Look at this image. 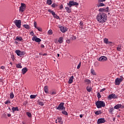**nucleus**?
<instances>
[{"instance_id": "f257e3e1", "label": "nucleus", "mask_w": 124, "mask_h": 124, "mask_svg": "<svg viewBox=\"0 0 124 124\" xmlns=\"http://www.w3.org/2000/svg\"><path fill=\"white\" fill-rule=\"evenodd\" d=\"M96 20L99 23L103 24L107 21V15L104 13H100L96 16Z\"/></svg>"}, {"instance_id": "f03ea898", "label": "nucleus", "mask_w": 124, "mask_h": 124, "mask_svg": "<svg viewBox=\"0 0 124 124\" xmlns=\"http://www.w3.org/2000/svg\"><path fill=\"white\" fill-rule=\"evenodd\" d=\"M97 108H101V107H105V103L103 101H98L95 103Z\"/></svg>"}, {"instance_id": "7ed1b4c3", "label": "nucleus", "mask_w": 124, "mask_h": 124, "mask_svg": "<svg viewBox=\"0 0 124 124\" xmlns=\"http://www.w3.org/2000/svg\"><path fill=\"white\" fill-rule=\"evenodd\" d=\"M57 110H65V107H64V103H61L58 107H56Z\"/></svg>"}, {"instance_id": "20e7f679", "label": "nucleus", "mask_w": 124, "mask_h": 124, "mask_svg": "<svg viewBox=\"0 0 124 124\" xmlns=\"http://www.w3.org/2000/svg\"><path fill=\"white\" fill-rule=\"evenodd\" d=\"M124 81V78H117L115 81V84L117 86H119L120 85L121 82H123Z\"/></svg>"}, {"instance_id": "39448f33", "label": "nucleus", "mask_w": 124, "mask_h": 124, "mask_svg": "<svg viewBox=\"0 0 124 124\" xmlns=\"http://www.w3.org/2000/svg\"><path fill=\"white\" fill-rule=\"evenodd\" d=\"M118 98V95H116L115 93H112L108 96V98L109 100H111L112 99H117V98Z\"/></svg>"}, {"instance_id": "423d86ee", "label": "nucleus", "mask_w": 124, "mask_h": 124, "mask_svg": "<svg viewBox=\"0 0 124 124\" xmlns=\"http://www.w3.org/2000/svg\"><path fill=\"white\" fill-rule=\"evenodd\" d=\"M48 12H49L50 13H51L52 15L53 16L54 18H55L56 19H60V16H59L54 11L51 10V9L48 10Z\"/></svg>"}, {"instance_id": "0eeeda50", "label": "nucleus", "mask_w": 124, "mask_h": 124, "mask_svg": "<svg viewBox=\"0 0 124 124\" xmlns=\"http://www.w3.org/2000/svg\"><path fill=\"white\" fill-rule=\"evenodd\" d=\"M69 7H71L74 5H79V3L77 2H74V0L70 1L69 3H67Z\"/></svg>"}, {"instance_id": "6e6552de", "label": "nucleus", "mask_w": 124, "mask_h": 124, "mask_svg": "<svg viewBox=\"0 0 124 124\" xmlns=\"http://www.w3.org/2000/svg\"><path fill=\"white\" fill-rule=\"evenodd\" d=\"M15 53L16 54V55H17V56H20V57L26 55L25 51H21L20 50H16Z\"/></svg>"}, {"instance_id": "1a4fd4ad", "label": "nucleus", "mask_w": 124, "mask_h": 124, "mask_svg": "<svg viewBox=\"0 0 124 124\" xmlns=\"http://www.w3.org/2000/svg\"><path fill=\"white\" fill-rule=\"evenodd\" d=\"M14 22L16 27L18 29H21V20H16Z\"/></svg>"}, {"instance_id": "9d476101", "label": "nucleus", "mask_w": 124, "mask_h": 124, "mask_svg": "<svg viewBox=\"0 0 124 124\" xmlns=\"http://www.w3.org/2000/svg\"><path fill=\"white\" fill-rule=\"evenodd\" d=\"M26 10V4L21 3V6L19 7V11L21 12H24Z\"/></svg>"}, {"instance_id": "9b49d317", "label": "nucleus", "mask_w": 124, "mask_h": 124, "mask_svg": "<svg viewBox=\"0 0 124 124\" xmlns=\"http://www.w3.org/2000/svg\"><path fill=\"white\" fill-rule=\"evenodd\" d=\"M32 41H35V42H41V39L40 38H38L36 36H34L32 38Z\"/></svg>"}, {"instance_id": "f8f14e48", "label": "nucleus", "mask_w": 124, "mask_h": 124, "mask_svg": "<svg viewBox=\"0 0 124 124\" xmlns=\"http://www.w3.org/2000/svg\"><path fill=\"white\" fill-rule=\"evenodd\" d=\"M108 59H107V57L105 56H101L99 58L98 61L99 62H106Z\"/></svg>"}, {"instance_id": "ddd939ff", "label": "nucleus", "mask_w": 124, "mask_h": 124, "mask_svg": "<svg viewBox=\"0 0 124 124\" xmlns=\"http://www.w3.org/2000/svg\"><path fill=\"white\" fill-rule=\"evenodd\" d=\"M106 121L104 118H99L97 120V124H104L105 123Z\"/></svg>"}, {"instance_id": "4468645a", "label": "nucleus", "mask_w": 124, "mask_h": 124, "mask_svg": "<svg viewBox=\"0 0 124 124\" xmlns=\"http://www.w3.org/2000/svg\"><path fill=\"white\" fill-rule=\"evenodd\" d=\"M60 29L62 32L64 33V32H65L66 31H67V29H66V27L62 26L60 27Z\"/></svg>"}, {"instance_id": "2eb2a0df", "label": "nucleus", "mask_w": 124, "mask_h": 124, "mask_svg": "<svg viewBox=\"0 0 124 124\" xmlns=\"http://www.w3.org/2000/svg\"><path fill=\"white\" fill-rule=\"evenodd\" d=\"M104 43H105V44H107L108 45H111V44H112V42H109L108 39L107 38H105L104 39Z\"/></svg>"}, {"instance_id": "dca6fc26", "label": "nucleus", "mask_w": 124, "mask_h": 124, "mask_svg": "<svg viewBox=\"0 0 124 124\" xmlns=\"http://www.w3.org/2000/svg\"><path fill=\"white\" fill-rule=\"evenodd\" d=\"M15 40H16V41H18V42H20V41H23V38L21 36H17L16 39H15Z\"/></svg>"}, {"instance_id": "f3484780", "label": "nucleus", "mask_w": 124, "mask_h": 124, "mask_svg": "<svg viewBox=\"0 0 124 124\" xmlns=\"http://www.w3.org/2000/svg\"><path fill=\"white\" fill-rule=\"evenodd\" d=\"M27 71H28V68H27L26 67H24L22 69V73L23 75L26 74Z\"/></svg>"}, {"instance_id": "a211bd4d", "label": "nucleus", "mask_w": 124, "mask_h": 124, "mask_svg": "<svg viewBox=\"0 0 124 124\" xmlns=\"http://www.w3.org/2000/svg\"><path fill=\"white\" fill-rule=\"evenodd\" d=\"M73 79H74V77L73 76L70 78L68 81L69 84H72V83H73Z\"/></svg>"}, {"instance_id": "6ab92c4d", "label": "nucleus", "mask_w": 124, "mask_h": 124, "mask_svg": "<svg viewBox=\"0 0 124 124\" xmlns=\"http://www.w3.org/2000/svg\"><path fill=\"white\" fill-rule=\"evenodd\" d=\"M12 110L13 111V113H15V111H19V108H18V107H13L12 108Z\"/></svg>"}, {"instance_id": "aec40b11", "label": "nucleus", "mask_w": 124, "mask_h": 124, "mask_svg": "<svg viewBox=\"0 0 124 124\" xmlns=\"http://www.w3.org/2000/svg\"><path fill=\"white\" fill-rule=\"evenodd\" d=\"M114 109H120V108H122V105L121 104H117L114 107Z\"/></svg>"}, {"instance_id": "412c9836", "label": "nucleus", "mask_w": 124, "mask_h": 124, "mask_svg": "<svg viewBox=\"0 0 124 124\" xmlns=\"http://www.w3.org/2000/svg\"><path fill=\"white\" fill-rule=\"evenodd\" d=\"M44 91L46 93H48L49 90L48 89V86H46L44 87Z\"/></svg>"}, {"instance_id": "4be33fe9", "label": "nucleus", "mask_w": 124, "mask_h": 124, "mask_svg": "<svg viewBox=\"0 0 124 124\" xmlns=\"http://www.w3.org/2000/svg\"><path fill=\"white\" fill-rule=\"evenodd\" d=\"M114 108H109L108 109V111L110 114H113V112H114Z\"/></svg>"}, {"instance_id": "5701e85b", "label": "nucleus", "mask_w": 124, "mask_h": 124, "mask_svg": "<svg viewBox=\"0 0 124 124\" xmlns=\"http://www.w3.org/2000/svg\"><path fill=\"white\" fill-rule=\"evenodd\" d=\"M65 9L66 10L68 13H71V9L69 8V7H65Z\"/></svg>"}, {"instance_id": "b1692460", "label": "nucleus", "mask_w": 124, "mask_h": 124, "mask_svg": "<svg viewBox=\"0 0 124 124\" xmlns=\"http://www.w3.org/2000/svg\"><path fill=\"white\" fill-rule=\"evenodd\" d=\"M84 83L86 84V85H89V84H91V80L90 79H85L84 80Z\"/></svg>"}, {"instance_id": "393cba45", "label": "nucleus", "mask_w": 124, "mask_h": 124, "mask_svg": "<svg viewBox=\"0 0 124 124\" xmlns=\"http://www.w3.org/2000/svg\"><path fill=\"white\" fill-rule=\"evenodd\" d=\"M58 42L61 44V43H62L63 42V38L62 37H61L59 38Z\"/></svg>"}, {"instance_id": "a878e982", "label": "nucleus", "mask_w": 124, "mask_h": 124, "mask_svg": "<svg viewBox=\"0 0 124 124\" xmlns=\"http://www.w3.org/2000/svg\"><path fill=\"white\" fill-rule=\"evenodd\" d=\"M57 121L60 124H62V117H58L57 118Z\"/></svg>"}, {"instance_id": "bb28decb", "label": "nucleus", "mask_w": 124, "mask_h": 124, "mask_svg": "<svg viewBox=\"0 0 124 124\" xmlns=\"http://www.w3.org/2000/svg\"><path fill=\"white\" fill-rule=\"evenodd\" d=\"M86 90L87 92H88L89 93H91L92 92V87L87 86L86 87Z\"/></svg>"}, {"instance_id": "cd10ccee", "label": "nucleus", "mask_w": 124, "mask_h": 124, "mask_svg": "<svg viewBox=\"0 0 124 124\" xmlns=\"http://www.w3.org/2000/svg\"><path fill=\"white\" fill-rule=\"evenodd\" d=\"M62 114H63V115H65V116H68V113H67V111L65 110L62 111Z\"/></svg>"}, {"instance_id": "c85d7f7f", "label": "nucleus", "mask_w": 124, "mask_h": 124, "mask_svg": "<svg viewBox=\"0 0 124 124\" xmlns=\"http://www.w3.org/2000/svg\"><path fill=\"white\" fill-rule=\"evenodd\" d=\"M99 11H100V12H106V9H105V8H100Z\"/></svg>"}, {"instance_id": "c756f323", "label": "nucleus", "mask_w": 124, "mask_h": 124, "mask_svg": "<svg viewBox=\"0 0 124 124\" xmlns=\"http://www.w3.org/2000/svg\"><path fill=\"white\" fill-rule=\"evenodd\" d=\"M52 0H47L46 3L48 4V5H51L52 4Z\"/></svg>"}, {"instance_id": "7c9ffc66", "label": "nucleus", "mask_w": 124, "mask_h": 124, "mask_svg": "<svg viewBox=\"0 0 124 124\" xmlns=\"http://www.w3.org/2000/svg\"><path fill=\"white\" fill-rule=\"evenodd\" d=\"M10 98L11 99H13V98H14V94H13V92H11L10 95Z\"/></svg>"}, {"instance_id": "2f4dec72", "label": "nucleus", "mask_w": 124, "mask_h": 124, "mask_svg": "<svg viewBox=\"0 0 124 124\" xmlns=\"http://www.w3.org/2000/svg\"><path fill=\"white\" fill-rule=\"evenodd\" d=\"M26 115L29 117V118H31V112H27Z\"/></svg>"}, {"instance_id": "473e14b6", "label": "nucleus", "mask_w": 124, "mask_h": 124, "mask_svg": "<svg viewBox=\"0 0 124 124\" xmlns=\"http://www.w3.org/2000/svg\"><path fill=\"white\" fill-rule=\"evenodd\" d=\"M23 27L25 29H27V30H29V29H30V26L29 25L24 24V25H23Z\"/></svg>"}, {"instance_id": "72a5a7b5", "label": "nucleus", "mask_w": 124, "mask_h": 124, "mask_svg": "<svg viewBox=\"0 0 124 124\" xmlns=\"http://www.w3.org/2000/svg\"><path fill=\"white\" fill-rule=\"evenodd\" d=\"M16 66L17 68H22V65H21V63L16 64Z\"/></svg>"}, {"instance_id": "f704fd0d", "label": "nucleus", "mask_w": 124, "mask_h": 124, "mask_svg": "<svg viewBox=\"0 0 124 124\" xmlns=\"http://www.w3.org/2000/svg\"><path fill=\"white\" fill-rule=\"evenodd\" d=\"M102 113V112L101 111V110H99V111H96L95 112V115H99L100 114H101Z\"/></svg>"}, {"instance_id": "c9c22d12", "label": "nucleus", "mask_w": 124, "mask_h": 124, "mask_svg": "<svg viewBox=\"0 0 124 124\" xmlns=\"http://www.w3.org/2000/svg\"><path fill=\"white\" fill-rule=\"evenodd\" d=\"M36 96H37V95H31L30 98L33 99V98H35Z\"/></svg>"}, {"instance_id": "e433bc0d", "label": "nucleus", "mask_w": 124, "mask_h": 124, "mask_svg": "<svg viewBox=\"0 0 124 124\" xmlns=\"http://www.w3.org/2000/svg\"><path fill=\"white\" fill-rule=\"evenodd\" d=\"M105 6V4L103 3H100L99 5H98V7H100L101 6Z\"/></svg>"}, {"instance_id": "4c0bfd02", "label": "nucleus", "mask_w": 124, "mask_h": 124, "mask_svg": "<svg viewBox=\"0 0 124 124\" xmlns=\"http://www.w3.org/2000/svg\"><path fill=\"white\" fill-rule=\"evenodd\" d=\"M91 73L93 74V75H96L95 72L93 69H91Z\"/></svg>"}, {"instance_id": "58836bf2", "label": "nucleus", "mask_w": 124, "mask_h": 124, "mask_svg": "<svg viewBox=\"0 0 124 124\" xmlns=\"http://www.w3.org/2000/svg\"><path fill=\"white\" fill-rule=\"evenodd\" d=\"M39 105H41V106H43L44 105V103L43 102L40 101L38 103Z\"/></svg>"}, {"instance_id": "ea45409f", "label": "nucleus", "mask_w": 124, "mask_h": 124, "mask_svg": "<svg viewBox=\"0 0 124 124\" xmlns=\"http://www.w3.org/2000/svg\"><path fill=\"white\" fill-rule=\"evenodd\" d=\"M4 103L5 104H10L11 102H10V101H9V100H8L4 102Z\"/></svg>"}, {"instance_id": "a19ab883", "label": "nucleus", "mask_w": 124, "mask_h": 124, "mask_svg": "<svg viewBox=\"0 0 124 124\" xmlns=\"http://www.w3.org/2000/svg\"><path fill=\"white\" fill-rule=\"evenodd\" d=\"M47 33L49 34H53V31L51 30H50L47 31Z\"/></svg>"}, {"instance_id": "79ce46f5", "label": "nucleus", "mask_w": 124, "mask_h": 124, "mask_svg": "<svg viewBox=\"0 0 124 124\" xmlns=\"http://www.w3.org/2000/svg\"><path fill=\"white\" fill-rule=\"evenodd\" d=\"M97 96L98 99L101 98V95H100V93H98L97 94Z\"/></svg>"}, {"instance_id": "37998d69", "label": "nucleus", "mask_w": 124, "mask_h": 124, "mask_svg": "<svg viewBox=\"0 0 124 124\" xmlns=\"http://www.w3.org/2000/svg\"><path fill=\"white\" fill-rule=\"evenodd\" d=\"M94 65L95 66H98L99 65V63H98L97 62H96L94 63Z\"/></svg>"}, {"instance_id": "c03bdc74", "label": "nucleus", "mask_w": 124, "mask_h": 124, "mask_svg": "<svg viewBox=\"0 0 124 124\" xmlns=\"http://www.w3.org/2000/svg\"><path fill=\"white\" fill-rule=\"evenodd\" d=\"M34 28H35L36 29H37V24L36 23V22H34Z\"/></svg>"}, {"instance_id": "a18cd8bd", "label": "nucleus", "mask_w": 124, "mask_h": 124, "mask_svg": "<svg viewBox=\"0 0 124 124\" xmlns=\"http://www.w3.org/2000/svg\"><path fill=\"white\" fill-rule=\"evenodd\" d=\"M36 29H37V30H38V31H43V30L40 27H38Z\"/></svg>"}, {"instance_id": "49530a36", "label": "nucleus", "mask_w": 124, "mask_h": 124, "mask_svg": "<svg viewBox=\"0 0 124 124\" xmlns=\"http://www.w3.org/2000/svg\"><path fill=\"white\" fill-rule=\"evenodd\" d=\"M80 67H81V62H80L78 66H77V69H79V68H80Z\"/></svg>"}, {"instance_id": "de8ad7c7", "label": "nucleus", "mask_w": 124, "mask_h": 124, "mask_svg": "<svg viewBox=\"0 0 124 124\" xmlns=\"http://www.w3.org/2000/svg\"><path fill=\"white\" fill-rule=\"evenodd\" d=\"M117 50L118 51H120L121 50H122V48H121V46H118V47H117Z\"/></svg>"}, {"instance_id": "09e8293b", "label": "nucleus", "mask_w": 124, "mask_h": 124, "mask_svg": "<svg viewBox=\"0 0 124 124\" xmlns=\"http://www.w3.org/2000/svg\"><path fill=\"white\" fill-rule=\"evenodd\" d=\"M105 9H106V12H108L109 11V7H107Z\"/></svg>"}, {"instance_id": "8fccbe9b", "label": "nucleus", "mask_w": 124, "mask_h": 124, "mask_svg": "<svg viewBox=\"0 0 124 124\" xmlns=\"http://www.w3.org/2000/svg\"><path fill=\"white\" fill-rule=\"evenodd\" d=\"M30 35H31V36H33V35H34V33H33V31H31L30 32Z\"/></svg>"}, {"instance_id": "3c124183", "label": "nucleus", "mask_w": 124, "mask_h": 124, "mask_svg": "<svg viewBox=\"0 0 124 124\" xmlns=\"http://www.w3.org/2000/svg\"><path fill=\"white\" fill-rule=\"evenodd\" d=\"M56 93L55 91H53L51 93V95H54V94H56Z\"/></svg>"}, {"instance_id": "603ef678", "label": "nucleus", "mask_w": 124, "mask_h": 124, "mask_svg": "<svg viewBox=\"0 0 124 124\" xmlns=\"http://www.w3.org/2000/svg\"><path fill=\"white\" fill-rule=\"evenodd\" d=\"M56 4H55V3H53V4H52V5H51V6H52V7H56Z\"/></svg>"}, {"instance_id": "864d4df0", "label": "nucleus", "mask_w": 124, "mask_h": 124, "mask_svg": "<svg viewBox=\"0 0 124 124\" xmlns=\"http://www.w3.org/2000/svg\"><path fill=\"white\" fill-rule=\"evenodd\" d=\"M67 43H68V44H69V43H70V40H67L66 41Z\"/></svg>"}, {"instance_id": "5fc2aeb1", "label": "nucleus", "mask_w": 124, "mask_h": 124, "mask_svg": "<svg viewBox=\"0 0 124 124\" xmlns=\"http://www.w3.org/2000/svg\"><path fill=\"white\" fill-rule=\"evenodd\" d=\"M44 47H45V46H44V45L43 44L41 45V48H44Z\"/></svg>"}, {"instance_id": "6e6d98bb", "label": "nucleus", "mask_w": 124, "mask_h": 124, "mask_svg": "<svg viewBox=\"0 0 124 124\" xmlns=\"http://www.w3.org/2000/svg\"><path fill=\"white\" fill-rule=\"evenodd\" d=\"M0 68H1V69H5V67H4V66H1Z\"/></svg>"}, {"instance_id": "4d7b16f0", "label": "nucleus", "mask_w": 124, "mask_h": 124, "mask_svg": "<svg viewBox=\"0 0 124 124\" xmlns=\"http://www.w3.org/2000/svg\"><path fill=\"white\" fill-rule=\"evenodd\" d=\"M60 9H62V8H63V7L62 5H61L60 6Z\"/></svg>"}, {"instance_id": "13d9d810", "label": "nucleus", "mask_w": 124, "mask_h": 124, "mask_svg": "<svg viewBox=\"0 0 124 124\" xmlns=\"http://www.w3.org/2000/svg\"><path fill=\"white\" fill-rule=\"evenodd\" d=\"M72 39L75 40V39H76V36H73V37H72Z\"/></svg>"}, {"instance_id": "bf43d9fd", "label": "nucleus", "mask_w": 124, "mask_h": 124, "mask_svg": "<svg viewBox=\"0 0 124 124\" xmlns=\"http://www.w3.org/2000/svg\"><path fill=\"white\" fill-rule=\"evenodd\" d=\"M105 90H106V89H105V88L102 89L101 90V92H104V91H105Z\"/></svg>"}, {"instance_id": "052dcab7", "label": "nucleus", "mask_w": 124, "mask_h": 124, "mask_svg": "<svg viewBox=\"0 0 124 124\" xmlns=\"http://www.w3.org/2000/svg\"><path fill=\"white\" fill-rule=\"evenodd\" d=\"M80 26H81L82 27H83V23H82V22H80L79 23Z\"/></svg>"}, {"instance_id": "680f3d73", "label": "nucleus", "mask_w": 124, "mask_h": 124, "mask_svg": "<svg viewBox=\"0 0 124 124\" xmlns=\"http://www.w3.org/2000/svg\"><path fill=\"white\" fill-rule=\"evenodd\" d=\"M8 117H11V114L9 113L7 114Z\"/></svg>"}, {"instance_id": "e2e57ef3", "label": "nucleus", "mask_w": 124, "mask_h": 124, "mask_svg": "<svg viewBox=\"0 0 124 124\" xmlns=\"http://www.w3.org/2000/svg\"><path fill=\"white\" fill-rule=\"evenodd\" d=\"M80 118H83V114H80L79 115Z\"/></svg>"}, {"instance_id": "0e129e2a", "label": "nucleus", "mask_w": 124, "mask_h": 124, "mask_svg": "<svg viewBox=\"0 0 124 124\" xmlns=\"http://www.w3.org/2000/svg\"><path fill=\"white\" fill-rule=\"evenodd\" d=\"M115 120H116V118L113 117V122H115Z\"/></svg>"}, {"instance_id": "69168bd1", "label": "nucleus", "mask_w": 124, "mask_h": 124, "mask_svg": "<svg viewBox=\"0 0 124 124\" xmlns=\"http://www.w3.org/2000/svg\"><path fill=\"white\" fill-rule=\"evenodd\" d=\"M43 56H47V53H44L43 54Z\"/></svg>"}, {"instance_id": "338daca9", "label": "nucleus", "mask_w": 124, "mask_h": 124, "mask_svg": "<svg viewBox=\"0 0 124 124\" xmlns=\"http://www.w3.org/2000/svg\"><path fill=\"white\" fill-rule=\"evenodd\" d=\"M106 0H100V1L101 2H103V1H105Z\"/></svg>"}, {"instance_id": "774afa93", "label": "nucleus", "mask_w": 124, "mask_h": 124, "mask_svg": "<svg viewBox=\"0 0 124 124\" xmlns=\"http://www.w3.org/2000/svg\"><path fill=\"white\" fill-rule=\"evenodd\" d=\"M55 123H56V124H58V119H56V120H55Z\"/></svg>"}]
</instances>
